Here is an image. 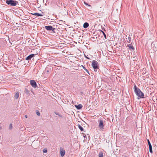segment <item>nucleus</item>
<instances>
[{"label": "nucleus", "mask_w": 157, "mask_h": 157, "mask_svg": "<svg viewBox=\"0 0 157 157\" xmlns=\"http://www.w3.org/2000/svg\"><path fill=\"white\" fill-rule=\"evenodd\" d=\"M134 88L135 94L138 97V99H139V98H144V93L141 91L139 88L137 87L136 85L134 86Z\"/></svg>", "instance_id": "nucleus-1"}, {"label": "nucleus", "mask_w": 157, "mask_h": 157, "mask_svg": "<svg viewBox=\"0 0 157 157\" xmlns=\"http://www.w3.org/2000/svg\"><path fill=\"white\" fill-rule=\"evenodd\" d=\"M6 3L8 5L12 6H15L18 4V2L13 0H6Z\"/></svg>", "instance_id": "nucleus-2"}, {"label": "nucleus", "mask_w": 157, "mask_h": 157, "mask_svg": "<svg viewBox=\"0 0 157 157\" xmlns=\"http://www.w3.org/2000/svg\"><path fill=\"white\" fill-rule=\"evenodd\" d=\"M105 121L103 120L100 119L99 120V123L98 124V127L101 129H104V127L105 124Z\"/></svg>", "instance_id": "nucleus-3"}, {"label": "nucleus", "mask_w": 157, "mask_h": 157, "mask_svg": "<svg viewBox=\"0 0 157 157\" xmlns=\"http://www.w3.org/2000/svg\"><path fill=\"white\" fill-rule=\"evenodd\" d=\"M91 65L94 69H98V63L96 60H93L92 61Z\"/></svg>", "instance_id": "nucleus-4"}, {"label": "nucleus", "mask_w": 157, "mask_h": 157, "mask_svg": "<svg viewBox=\"0 0 157 157\" xmlns=\"http://www.w3.org/2000/svg\"><path fill=\"white\" fill-rule=\"evenodd\" d=\"M45 29L48 31L52 30L53 32H55V28L52 27L51 26H46L45 27Z\"/></svg>", "instance_id": "nucleus-5"}, {"label": "nucleus", "mask_w": 157, "mask_h": 157, "mask_svg": "<svg viewBox=\"0 0 157 157\" xmlns=\"http://www.w3.org/2000/svg\"><path fill=\"white\" fill-rule=\"evenodd\" d=\"M30 83L32 86L33 88H36L37 86L36 83L35 81L31 80L30 81Z\"/></svg>", "instance_id": "nucleus-6"}, {"label": "nucleus", "mask_w": 157, "mask_h": 157, "mask_svg": "<svg viewBox=\"0 0 157 157\" xmlns=\"http://www.w3.org/2000/svg\"><path fill=\"white\" fill-rule=\"evenodd\" d=\"M35 54H31L26 57L25 58V60H30L32 58H33L35 56Z\"/></svg>", "instance_id": "nucleus-7"}, {"label": "nucleus", "mask_w": 157, "mask_h": 157, "mask_svg": "<svg viewBox=\"0 0 157 157\" xmlns=\"http://www.w3.org/2000/svg\"><path fill=\"white\" fill-rule=\"evenodd\" d=\"M127 47H128L129 49L131 50H134L135 49L134 47L132 45V43H131V44H128L127 45Z\"/></svg>", "instance_id": "nucleus-8"}, {"label": "nucleus", "mask_w": 157, "mask_h": 157, "mask_svg": "<svg viewBox=\"0 0 157 157\" xmlns=\"http://www.w3.org/2000/svg\"><path fill=\"white\" fill-rule=\"evenodd\" d=\"M43 14L39 13H32V14L34 15L37 16H43L44 13L42 12Z\"/></svg>", "instance_id": "nucleus-9"}, {"label": "nucleus", "mask_w": 157, "mask_h": 157, "mask_svg": "<svg viewBox=\"0 0 157 157\" xmlns=\"http://www.w3.org/2000/svg\"><path fill=\"white\" fill-rule=\"evenodd\" d=\"M65 154V151L64 150L62 149L60 151V155L62 157H63Z\"/></svg>", "instance_id": "nucleus-10"}, {"label": "nucleus", "mask_w": 157, "mask_h": 157, "mask_svg": "<svg viewBox=\"0 0 157 157\" xmlns=\"http://www.w3.org/2000/svg\"><path fill=\"white\" fill-rule=\"evenodd\" d=\"M75 107H76L77 109H80L82 108V105L80 104L77 105H75Z\"/></svg>", "instance_id": "nucleus-11"}, {"label": "nucleus", "mask_w": 157, "mask_h": 157, "mask_svg": "<svg viewBox=\"0 0 157 157\" xmlns=\"http://www.w3.org/2000/svg\"><path fill=\"white\" fill-rule=\"evenodd\" d=\"M89 24L87 22H85L83 24V26L84 28H86L89 26Z\"/></svg>", "instance_id": "nucleus-12"}, {"label": "nucleus", "mask_w": 157, "mask_h": 157, "mask_svg": "<svg viewBox=\"0 0 157 157\" xmlns=\"http://www.w3.org/2000/svg\"><path fill=\"white\" fill-rule=\"evenodd\" d=\"M19 96V93L18 92H17L16 93V94L15 95L14 98L16 99H17L18 98Z\"/></svg>", "instance_id": "nucleus-13"}, {"label": "nucleus", "mask_w": 157, "mask_h": 157, "mask_svg": "<svg viewBox=\"0 0 157 157\" xmlns=\"http://www.w3.org/2000/svg\"><path fill=\"white\" fill-rule=\"evenodd\" d=\"M98 157H103V153L102 152H100L98 154Z\"/></svg>", "instance_id": "nucleus-14"}, {"label": "nucleus", "mask_w": 157, "mask_h": 157, "mask_svg": "<svg viewBox=\"0 0 157 157\" xmlns=\"http://www.w3.org/2000/svg\"><path fill=\"white\" fill-rule=\"evenodd\" d=\"M78 126V127L80 129V130L81 131H83V128L79 124Z\"/></svg>", "instance_id": "nucleus-15"}, {"label": "nucleus", "mask_w": 157, "mask_h": 157, "mask_svg": "<svg viewBox=\"0 0 157 157\" xmlns=\"http://www.w3.org/2000/svg\"><path fill=\"white\" fill-rule=\"evenodd\" d=\"M101 31L103 35H104V36L105 37V39H107L106 36V34H105V33L103 31H102V30Z\"/></svg>", "instance_id": "nucleus-16"}, {"label": "nucleus", "mask_w": 157, "mask_h": 157, "mask_svg": "<svg viewBox=\"0 0 157 157\" xmlns=\"http://www.w3.org/2000/svg\"><path fill=\"white\" fill-rule=\"evenodd\" d=\"M149 151L150 153H152V147L151 146H149Z\"/></svg>", "instance_id": "nucleus-17"}, {"label": "nucleus", "mask_w": 157, "mask_h": 157, "mask_svg": "<svg viewBox=\"0 0 157 157\" xmlns=\"http://www.w3.org/2000/svg\"><path fill=\"white\" fill-rule=\"evenodd\" d=\"M131 38L130 37H128V40L127 41L128 43H130L131 41Z\"/></svg>", "instance_id": "nucleus-18"}, {"label": "nucleus", "mask_w": 157, "mask_h": 157, "mask_svg": "<svg viewBox=\"0 0 157 157\" xmlns=\"http://www.w3.org/2000/svg\"><path fill=\"white\" fill-rule=\"evenodd\" d=\"M147 142H148V145H149V146H151V144L150 143V141H149V140L148 139L147 140Z\"/></svg>", "instance_id": "nucleus-19"}, {"label": "nucleus", "mask_w": 157, "mask_h": 157, "mask_svg": "<svg viewBox=\"0 0 157 157\" xmlns=\"http://www.w3.org/2000/svg\"><path fill=\"white\" fill-rule=\"evenodd\" d=\"M47 152V150L46 149H44L43 150V152L44 153H46Z\"/></svg>", "instance_id": "nucleus-20"}, {"label": "nucleus", "mask_w": 157, "mask_h": 157, "mask_svg": "<svg viewBox=\"0 0 157 157\" xmlns=\"http://www.w3.org/2000/svg\"><path fill=\"white\" fill-rule=\"evenodd\" d=\"M36 113L38 116H39L40 115V113L38 111H36Z\"/></svg>", "instance_id": "nucleus-21"}, {"label": "nucleus", "mask_w": 157, "mask_h": 157, "mask_svg": "<svg viewBox=\"0 0 157 157\" xmlns=\"http://www.w3.org/2000/svg\"><path fill=\"white\" fill-rule=\"evenodd\" d=\"M12 128V125L11 124H10V129H11Z\"/></svg>", "instance_id": "nucleus-22"}, {"label": "nucleus", "mask_w": 157, "mask_h": 157, "mask_svg": "<svg viewBox=\"0 0 157 157\" xmlns=\"http://www.w3.org/2000/svg\"><path fill=\"white\" fill-rule=\"evenodd\" d=\"M84 56H85V57L86 58V59H90L88 57V56H86L85 55H84Z\"/></svg>", "instance_id": "nucleus-23"}, {"label": "nucleus", "mask_w": 157, "mask_h": 157, "mask_svg": "<svg viewBox=\"0 0 157 157\" xmlns=\"http://www.w3.org/2000/svg\"><path fill=\"white\" fill-rule=\"evenodd\" d=\"M85 70L88 73V74L90 75V74L89 73V72H88V69H85Z\"/></svg>", "instance_id": "nucleus-24"}, {"label": "nucleus", "mask_w": 157, "mask_h": 157, "mask_svg": "<svg viewBox=\"0 0 157 157\" xmlns=\"http://www.w3.org/2000/svg\"><path fill=\"white\" fill-rule=\"evenodd\" d=\"M25 117L26 118H27V117H27V115H25Z\"/></svg>", "instance_id": "nucleus-25"}, {"label": "nucleus", "mask_w": 157, "mask_h": 157, "mask_svg": "<svg viewBox=\"0 0 157 157\" xmlns=\"http://www.w3.org/2000/svg\"><path fill=\"white\" fill-rule=\"evenodd\" d=\"M84 3L86 5H88V4L86 3L85 2H84Z\"/></svg>", "instance_id": "nucleus-26"}, {"label": "nucleus", "mask_w": 157, "mask_h": 157, "mask_svg": "<svg viewBox=\"0 0 157 157\" xmlns=\"http://www.w3.org/2000/svg\"><path fill=\"white\" fill-rule=\"evenodd\" d=\"M82 67L83 68H84V69H86L85 67H83L82 65Z\"/></svg>", "instance_id": "nucleus-27"}, {"label": "nucleus", "mask_w": 157, "mask_h": 157, "mask_svg": "<svg viewBox=\"0 0 157 157\" xmlns=\"http://www.w3.org/2000/svg\"><path fill=\"white\" fill-rule=\"evenodd\" d=\"M47 72H49V71H48V70H47Z\"/></svg>", "instance_id": "nucleus-28"}, {"label": "nucleus", "mask_w": 157, "mask_h": 157, "mask_svg": "<svg viewBox=\"0 0 157 157\" xmlns=\"http://www.w3.org/2000/svg\"><path fill=\"white\" fill-rule=\"evenodd\" d=\"M97 69H96V71H95V69H94V71H97Z\"/></svg>", "instance_id": "nucleus-29"}, {"label": "nucleus", "mask_w": 157, "mask_h": 157, "mask_svg": "<svg viewBox=\"0 0 157 157\" xmlns=\"http://www.w3.org/2000/svg\"><path fill=\"white\" fill-rule=\"evenodd\" d=\"M124 157H127L126 156H125Z\"/></svg>", "instance_id": "nucleus-30"}]
</instances>
